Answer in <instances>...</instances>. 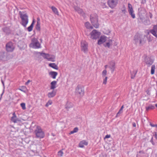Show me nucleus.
Masks as SVG:
<instances>
[{
	"label": "nucleus",
	"instance_id": "1",
	"mask_svg": "<svg viewBox=\"0 0 157 157\" xmlns=\"http://www.w3.org/2000/svg\"><path fill=\"white\" fill-rule=\"evenodd\" d=\"M19 14L21 20V24L25 27L29 21L28 16L27 13L24 12L20 11Z\"/></svg>",
	"mask_w": 157,
	"mask_h": 157
},
{
	"label": "nucleus",
	"instance_id": "2",
	"mask_svg": "<svg viewBox=\"0 0 157 157\" xmlns=\"http://www.w3.org/2000/svg\"><path fill=\"white\" fill-rule=\"evenodd\" d=\"M90 21L95 28H98L99 24L98 23V16L96 14H93L90 15Z\"/></svg>",
	"mask_w": 157,
	"mask_h": 157
},
{
	"label": "nucleus",
	"instance_id": "3",
	"mask_svg": "<svg viewBox=\"0 0 157 157\" xmlns=\"http://www.w3.org/2000/svg\"><path fill=\"white\" fill-rule=\"evenodd\" d=\"M75 93L79 97L83 96L84 94V88L82 86L78 85L75 89Z\"/></svg>",
	"mask_w": 157,
	"mask_h": 157
},
{
	"label": "nucleus",
	"instance_id": "4",
	"mask_svg": "<svg viewBox=\"0 0 157 157\" xmlns=\"http://www.w3.org/2000/svg\"><path fill=\"white\" fill-rule=\"evenodd\" d=\"M34 132L37 138H42L44 136V133L40 126L36 127Z\"/></svg>",
	"mask_w": 157,
	"mask_h": 157
},
{
	"label": "nucleus",
	"instance_id": "5",
	"mask_svg": "<svg viewBox=\"0 0 157 157\" xmlns=\"http://www.w3.org/2000/svg\"><path fill=\"white\" fill-rule=\"evenodd\" d=\"M31 41L32 43L29 45L30 47H32L34 48H40V44L36 38H33Z\"/></svg>",
	"mask_w": 157,
	"mask_h": 157
},
{
	"label": "nucleus",
	"instance_id": "6",
	"mask_svg": "<svg viewBox=\"0 0 157 157\" xmlns=\"http://www.w3.org/2000/svg\"><path fill=\"white\" fill-rule=\"evenodd\" d=\"M6 50L8 52H12L15 48V47L13 43L11 42L7 43L6 46Z\"/></svg>",
	"mask_w": 157,
	"mask_h": 157
},
{
	"label": "nucleus",
	"instance_id": "7",
	"mask_svg": "<svg viewBox=\"0 0 157 157\" xmlns=\"http://www.w3.org/2000/svg\"><path fill=\"white\" fill-rule=\"evenodd\" d=\"M90 37L93 39H96L98 38L100 35V32L97 31L96 30H93L90 33Z\"/></svg>",
	"mask_w": 157,
	"mask_h": 157
},
{
	"label": "nucleus",
	"instance_id": "8",
	"mask_svg": "<svg viewBox=\"0 0 157 157\" xmlns=\"http://www.w3.org/2000/svg\"><path fill=\"white\" fill-rule=\"evenodd\" d=\"M142 35L140 34L136 33L134 37V40L135 42V43L136 44L139 43L140 44L142 43Z\"/></svg>",
	"mask_w": 157,
	"mask_h": 157
},
{
	"label": "nucleus",
	"instance_id": "9",
	"mask_svg": "<svg viewBox=\"0 0 157 157\" xmlns=\"http://www.w3.org/2000/svg\"><path fill=\"white\" fill-rule=\"evenodd\" d=\"M144 60L145 63L149 67L154 62V60L152 59L147 56H145Z\"/></svg>",
	"mask_w": 157,
	"mask_h": 157
},
{
	"label": "nucleus",
	"instance_id": "10",
	"mask_svg": "<svg viewBox=\"0 0 157 157\" xmlns=\"http://www.w3.org/2000/svg\"><path fill=\"white\" fill-rule=\"evenodd\" d=\"M81 49L84 53H86L88 51V44L85 41L81 42Z\"/></svg>",
	"mask_w": 157,
	"mask_h": 157
},
{
	"label": "nucleus",
	"instance_id": "11",
	"mask_svg": "<svg viewBox=\"0 0 157 157\" xmlns=\"http://www.w3.org/2000/svg\"><path fill=\"white\" fill-rule=\"evenodd\" d=\"M128 11L129 14L133 18L135 17V14L133 13V10L132 5L130 3L128 4Z\"/></svg>",
	"mask_w": 157,
	"mask_h": 157
},
{
	"label": "nucleus",
	"instance_id": "12",
	"mask_svg": "<svg viewBox=\"0 0 157 157\" xmlns=\"http://www.w3.org/2000/svg\"><path fill=\"white\" fill-rule=\"evenodd\" d=\"M106 37L105 36H101L98 40V44L100 45L104 42L106 40Z\"/></svg>",
	"mask_w": 157,
	"mask_h": 157
},
{
	"label": "nucleus",
	"instance_id": "13",
	"mask_svg": "<svg viewBox=\"0 0 157 157\" xmlns=\"http://www.w3.org/2000/svg\"><path fill=\"white\" fill-rule=\"evenodd\" d=\"M11 121L14 123H17L18 121H20V120L17 117L15 113L13 114V116L11 118Z\"/></svg>",
	"mask_w": 157,
	"mask_h": 157
},
{
	"label": "nucleus",
	"instance_id": "14",
	"mask_svg": "<svg viewBox=\"0 0 157 157\" xmlns=\"http://www.w3.org/2000/svg\"><path fill=\"white\" fill-rule=\"evenodd\" d=\"M109 68L111 69L112 72L113 73L114 71L115 68V63L113 61L109 62Z\"/></svg>",
	"mask_w": 157,
	"mask_h": 157
},
{
	"label": "nucleus",
	"instance_id": "15",
	"mask_svg": "<svg viewBox=\"0 0 157 157\" xmlns=\"http://www.w3.org/2000/svg\"><path fill=\"white\" fill-rule=\"evenodd\" d=\"M108 5L111 8H114L116 5V3L114 0H110L108 2Z\"/></svg>",
	"mask_w": 157,
	"mask_h": 157
},
{
	"label": "nucleus",
	"instance_id": "16",
	"mask_svg": "<svg viewBox=\"0 0 157 157\" xmlns=\"http://www.w3.org/2000/svg\"><path fill=\"white\" fill-rule=\"evenodd\" d=\"M49 75L53 78L55 79L58 75V73L56 72L52 71L49 72Z\"/></svg>",
	"mask_w": 157,
	"mask_h": 157
},
{
	"label": "nucleus",
	"instance_id": "17",
	"mask_svg": "<svg viewBox=\"0 0 157 157\" xmlns=\"http://www.w3.org/2000/svg\"><path fill=\"white\" fill-rule=\"evenodd\" d=\"M56 91L53 90L51 92L48 93V96L49 98L53 97L56 95Z\"/></svg>",
	"mask_w": 157,
	"mask_h": 157
},
{
	"label": "nucleus",
	"instance_id": "18",
	"mask_svg": "<svg viewBox=\"0 0 157 157\" xmlns=\"http://www.w3.org/2000/svg\"><path fill=\"white\" fill-rule=\"evenodd\" d=\"M57 82L56 81H53L51 83V89H54L56 88V85L57 84Z\"/></svg>",
	"mask_w": 157,
	"mask_h": 157
},
{
	"label": "nucleus",
	"instance_id": "19",
	"mask_svg": "<svg viewBox=\"0 0 157 157\" xmlns=\"http://www.w3.org/2000/svg\"><path fill=\"white\" fill-rule=\"evenodd\" d=\"M155 108V107L154 105L151 104L149 105L148 106L146 107V111L147 112L150 110L154 109Z\"/></svg>",
	"mask_w": 157,
	"mask_h": 157
},
{
	"label": "nucleus",
	"instance_id": "20",
	"mask_svg": "<svg viewBox=\"0 0 157 157\" xmlns=\"http://www.w3.org/2000/svg\"><path fill=\"white\" fill-rule=\"evenodd\" d=\"M49 66L56 70H58L59 68L55 63H50L49 64Z\"/></svg>",
	"mask_w": 157,
	"mask_h": 157
},
{
	"label": "nucleus",
	"instance_id": "21",
	"mask_svg": "<svg viewBox=\"0 0 157 157\" xmlns=\"http://www.w3.org/2000/svg\"><path fill=\"white\" fill-rule=\"evenodd\" d=\"M73 104L70 102H67L65 106V108L67 109L73 107Z\"/></svg>",
	"mask_w": 157,
	"mask_h": 157
},
{
	"label": "nucleus",
	"instance_id": "22",
	"mask_svg": "<svg viewBox=\"0 0 157 157\" xmlns=\"http://www.w3.org/2000/svg\"><path fill=\"white\" fill-rule=\"evenodd\" d=\"M34 23V21L33 20L30 25L27 28V29L29 32H30L32 30Z\"/></svg>",
	"mask_w": 157,
	"mask_h": 157
},
{
	"label": "nucleus",
	"instance_id": "23",
	"mask_svg": "<svg viewBox=\"0 0 157 157\" xmlns=\"http://www.w3.org/2000/svg\"><path fill=\"white\" fill-rule=\"evenodd\" d=\"M51 9L53 12L56 14L59 15L58 12L56 8L54 6H52Z\"/></svg>",
	"mask_w": 157,
	"mask_h": 157
},
{
	"label": "nucleus",
	"instance_id": "24",
	"mask_svg": "<svg viewBox=\"0 0 157 157\" xmlns=\"http://www.w3.org/2000/svg\"><path fill=\"white\" fill-rule=\"evenodd\" d=\"M3 31L7 34H8L10 33V31L9 29L7 27H5L3 29Z\"/></svg>",
	"mask_w": 157,
	"mask_h": 157
},
{
	"label": "nucleus",
	"instance_id": "25",
	"mask_svg": "<svg viewBox=\"0 0 157 157\" xmlns=\"http://www.w3.org/2000/svg\"><path fill=\"white\" fill-rule=\"evenodd\" d=\"M85 26L87 29H93V27L90 25V23L89 22H86L85 23Z\"/></svg>",
	"mask_w": 157,
	"mask_h": 157
},
{
	"label": "nucleus",
	"instance_id": "26",
	"mask_svg": "<svg viewBox=\"0 0 157 157\" xmlns=\"http://www.w3.org/2000/svg\"><path fill=\"white\" fill-rule=\"evenodd\" d=\"M75 10L77 11L79 13L82 14L83 13L82 10V9L78 8V7H75Z\"/></svg>",
	"mask_w": 157,
	"mask_h": 157
},
{
	"label": "nucleus",
	"instance_id": "27",
	"mask_svg": "<svg viewBox=\"0 0 157 157\" xmlns=\"http://www.w3.org/2000/svg\"><path fill=\"white\" fill-rule=\"evenodd\" d=\"M112 41L111 40H109V42L107 43L105 45V47H108L109 48L110 46L112 44Z\"/></svg>",
	"mask_w": 157,
	"mask_h": 157
},
{
	"label": "nucleus",
	"instance_id": "28",
	"mask_svg": "<svg viewBox=\"0 0 157 157\" xmlns=\"http://www.w3.org/2000/svg\"><path fill=\"white\" fill-rule=\"evenodd\" d=\"M155 65H152L151 69V74L153 75L154 74L155 71Z\"/></svg>",
	"mask_w": 157,
	"mask_h": 157
},
{
	"label": "nucleus",
	"instance_id": "29",
	"mask_svg": "<svg viewBox=\"0 0 157 157\" xmlns=\"http://www.w3.org/2000/svg\"><path fill=\"white\" fill-rule=\"evenodd\" d=\"M19 90L25 93L26 92V88L25 86H21L20 88H19Z\"/></svg>",
	"mask_w": 157,
	"mask_h": 157
},
{
	"label": "nucleus",
	"instance_id": "30",
	"mask_svg": "<svg viewBox=\"0 0 157 157\" xmlns=\"http://www.w3.org/2000/svg\"><path fill=\"white\" fill-rule=\"evenodd\" d=\"M137 73L136 71H133L132 73H131V78L132 79H134Z\"/></svg>",
	"mask_w": 157,
	"mask_h": 157
},
{
	"label": "nucleus",
	"instance_id": "31",
	"mask_svg": "<svg viewBox=\"0 0 157 157\" xmlns=\"http://www.w3.org/2000/svg\"><path fill=\"white\" fill-rule=\"evenodd\" d=\"M150 32L156 38H157V32L155 31L154 30H150Z\"/></svg>",
	"mask_w": 157,
	"mask_h": 157
},
{
	"label": "nucleus",
	"instance_id": "32",
	"mask_svg": "<svg viewBox=\"0 0 157 157\" xmlns=\"http://www.w3.org/2000/svg\"><path fill=\"white\" fill-rule=\"evenodd\" d=\"M78 127H75L74 128V129L72 131L70 132V134H72L78 131Z\"/></svg>",
	"mask_w": 157,
	"mask_h": 157
},
{
	"label": "nucleus",
	"instance_id": "33",
	"mask_svg": "<svg viewBox=\"0 0 157 157\" xmlns=\"http://www.w3.org/2000/svg\"><path fill=\"white\" fill-rule=\"evenodd\" d=\"M123 112V109H120L119 110L117 114L116 117H117L120 116L121 114Z\"/></svg>",
	"mask_w": 157,
	"mask_h": 157
},
{
	"label": "nucleus",
	"instance_id": "34",
	"mask_svg": "<svg viewBox=\"0 0 157 157\" xmlns=\"http://www.w3.org/2000/svg\"><path fill=\"white\" fill-rule=\"evenodd\" d=\"M144 24L146 25H148L151 24L150 20L148 19H146L144 22Z\"/></svg>",
	"mask_w": 157,
	"mask_h": 157
},
{
	"label": "nucleus",
	"instance_id": "35",
	"mask_svg": "<svg viewBox=\"0 0 157 157\" xmlns=\"http://www.w3.org/2000/svg\"><path fill=\"white\" fill-rule=\"evenodd\" d=\"M36 28L37 30L38 31H40V23H37L36 26Z\"/></svg>",
	"mask_w": 157,
	"mask_h": 157
},
{
	"label": "nucleus",
	"instance_id": "36",
	"mask_svg": "<svg viewBox=\"0 0 157 157\" xmlns=\"http://www.w3.org/2000/svg\"><path fill=\"white\" fill-rule=\"evenodd\" d=\"M146 38H147L148 42L151 41L152 40V37L151 35H149V36H147Z\"/></svg>",
	"mask_w": 157,
	"mask_h": 157
},
{
	"label": "nucleus",
	"instance_id": "37",
	"mask_svg": "<svg viewBox=\"0 0 157 157\" xmlns=\"http://www.w3.org/2000/svg\"><path fill=\"white\" fill-rule=\"evenodd\" d=\"M147 37V36L146 35H144L143 37V36H142V37L141 38L142 39V42H145L146 40V38Z\"/></svg>",
	"mask_w": 157,
	"mask_h": 157
},
{
	"label": "nucleus",
	"instance_id": "38",
	"mask_svg": "<svg viewBox=\"0 0 157 157\" xmlns=\"http://www.w3.org/2000/svg\"><path fill=\"white\" fill-rule=\"evenodd\" d=\"M52 101L51 100H49L47 102L45 105L46 107H48L49 105H51L52 104Z\"/></svg>",
	"mask_w": 157,
	"mask_h": 157
},
{
	"label": "nucleus",
	"instance_id": "39",
	"mask_svg": "<svg viewBox=\"0 0 157 157\" xmlns=\"http://www.w3.org/2000/svg\"><path fill=\"white\" fill-rule=\"evenodd\" d=\"M21 106L23 109L24 110L26 109L25 104V103H21Z\"/></svg>",
	"mask_w": 157,
	"mask_h": 157
},
{
	"label": "nucleus",
	"instance_id": "40",
	"mask_svg": "<svg viewBox=\"0 0 157 157\" xmlns=\"http://www.w3.org/2000/svg\"><path fill=\"white\" fill-rule=\"evenodd\" d=\"M121 11H122V13H124V14L125 13L126 11L125 7L124 6H123V8H122Z\"/></svg>",
	"mask_w": 157,
	"mask_h": 157
},
{
	"label": "nucleus",
	"instance_id": "41",
	"mask_svg": "<svg viewBox=\"0 0 157 157\" xmlns=\"http://www.w3.org/2000/svg\"><path fill=\"white\" fill-rule=\"evenodd\" d=\"M39 53L40 54V55L42 56L44 59H45L46 56L47 55V54L45 53H44L40 52H39Z\"/></svg>",
	"mask_w": 157,
	"mask_h": 157
},
{
	"label": "nucleus",
	"instance_id": "42",
	"mask_svg": "<svg viewBox=\"0 0 157 157\" xmlns=\"http://www.w3.org/2000/svg\"><path fill=\"white\" fill-rule=\"evenodd\" d=\"M107 71L106 70H104L102 72V75L103 77H105L106 75Z\"/></svg>",
	"mask_w": 157,
	"mask_h": 157
},
{
	"label": "nucleus",
	"instance_id": "43",
	"mask_svg": "<svg viewBox=\"0 0 157 157\" xmlns=\"http://www.w3.org/2000/svg\"><path fill=\"white\" fill-rule=\"evenodd\" d=\"M151 30H154L155 31L157 32V25H154L153 29H151Z\"/></svg>",
	"mask_w": 157,
	"mask_h": 157
},
{
	"label": "nucleus",
	"instance_id": "44",
	"mask_svg": "<svg viewBox=\"0 0 157 157\" xmlns=\"http://www.w3.org/2000/svg\"><path fill=\"white\" fill-rule=\"evenodd\" d=\"M80 142L81 143V144H82L83 145H86L88 144L87 142L85 140L82 141Z\"/></svg>",
	"mask_w": 157,
	"mask_h": 157
},
{
	"label": "nucleus",
	"instance_id": "45",
	"mask_svg": "<svg viewBox=\"0 0 157 157\" xmlns=\"http://www.w3.org/2000/svg\"><path fill=\"white\" fill-rule=\"evenodd\" d=\"M99 157H107L106 154L104 153H101L99 156Z\"/></svg>",
	"mask_w": 157,
	"mask_h": 157
},
{
	"label": "nucleus",
	"instance_id": "46",
	"mask_svg": "<svg viewBox=\"0 0 157 157\" xmlns=\"http://www.w3.org/2000/svg\"><path fill=\"white\" fill-rule=\"evenodd\" d=\"M63 154V152L61 150L60 151H59L58 152V155H59L60 156H62Z\"/></svg>",
	"mask_w": 157,
	"mask_h": 157
},
{
	"label": "nucleus",
	"instance_id": "47",
	"mask_svg": "<svg viewBox=\"0 0 157 157\" xmlns=\"http://www.w3.org/2000/svg\"><path fill=\"white\" fill-rule=\"evenodd\" d=\"M107 77H106L105 79H104L103 82V83L105 84L107 82Z\"/></svg>",
	"mask_w": 157,
	"mask_h": 157
},
{
	"label": "nucleus",
	"instance_id": "48",
	"mask_svg": "<svg viewBox=\"0 0 157 157\" xmlns=\"http://www.w3.org/2000/svg\"><path fill=\"white\" fill-rule=\"evenodd\" d=\"M48 60L52 62L55 61L54 58L52 57H49Z\"/></svg>",
	"mask_w": 157,
	"mask_h": 157
},
{
	"label": "nucleus",
	"instance_id": "49",
	"mask_svg": "<svg viewBox=\"0 0 157 157\" xmlns=\"http://www.w3.org/2000/svg\"><path fill=\"white\" fill-rule=\"evenodd\" d=\"M153 137H152L151 138V140H150V142H151V143H152V144L153 145H154L155 144V143L153 142Z\"/></svg>",
	"mask_w": 157,
	"mask_h": 157
},
{
	"label": "nucleus",
	"instance_id": "50",
	"mask_svg": "<svg viewBox=\"0 0 157 157\" xmlns=\"http://www.w3.org/2000/svg\"><path fill=\"white\" fill-rule=\"evenodd\" d=\"M50 57V55L48 54H47V55L46 56V57L45 59H47L48 60L49 59Z\"/></svg>",
	"mask_w": 157,
	"mask_h": 157
},
{
	"label": "nucleus",
	"instance_id": "51",
	"mask_svg": "<svg viewBox=\"0 0 157 157\" xmlns=\"http://www.w3.org/2000/svg\"><path fill=\"white\" fill-rule=\"evenodd\" d=\"M79 147H84V145L82 144H81V143H80L79 144Z\"/></svg>",
	"mask_w": 157,
	"mask_h": 157
},
{
	"label": "nucleus",
	"instance_id": "52",
	"mask_svg": "<svg viewBox=\"0 0 157 157\" xmlns=\"http://www.w3.org/2000/svg\"><path fill=\"white\" fill-rule=\"evenodd\" d=\"M110 137V135H106L105 137V138H109Z\"/></svg>",
	"mask_w": 157,
	"mask_h": 157
},
{
	"label": "nucleus",
	"instance_id": "53",
	"mask_svg": "<svg viewBox=\"0 0 157 157\" xmlns=\"http://www.w3.org/2000/svg\"><path fill=\"white\" fill-rule=\"evenodd\" d=\"M146 2V0H142L141 3L142 4H144Z\"/></svg>",
	"mask_w": 157,
	"mask_h": 157
},
{
	"label": "nucleus",
	"instance_id": "54",
	"mask_svg": "<svg viewBox=\"0 0 157 157\" xmlns=\"http://www.w3.org/2000/svg\"><path fill=\"white\" fill-rule=\"evenodd\" d=\"M150 125L152 127H155V126H157V125H156V124H152L151 123H150Z\"/></svg>",
	"mask_w": 157,
	"mask_h": 157
},
{
	"label": "nucleus",
	"instance_id": "55",
	"mask_svg": "<svg viewBox=\"0 0 157 157\" xmlns=\"http://www.w3.org/2000/svg\"><path fill=\"white\" fill-rule=\"evenodd\" d=\"M31 82V81L30 80H29L26 83L25 85H28V84Z\"/></svg>",
	"mask_w": 157,
	"mask_h": 157
},
{
	"label": "nucleus",
	"instance_id": "56",
	"mask_svg": "<svg viewBox=\"0 0 157 157\" xmlns=\"http://www.w3.org/2000/svg\"><path fill=\"white\" fill-rule=\"evenodd\" d=\"M149 14L150 17L151 18H152V14L150 12L149 13Z\"/></svg>",
	"mask_w": 157,
	"mask_h": 157
},
{
	"label": "nucleus",
	"instance_id": "57",
	"mask_svg": "<svg viewBox=\"0 0 157 157\" xmlns=\"http://www.w3.org/2000/svg\"><path fill=\"white\" fill-rule=\"evenodd\" d=\"M154 136L156 139L157 140V133L156 132H155Z\"/></svg>",
	"mask_w": 157,
	"mask_h": 157
},
{
	"label": "nucleus",
	"instance_id": "58",
	"mask_svg": "<svg viewBox=\"0 0 157 157\" xmlns=\"http://www.w3.org/2000/svg\"><path fill=\"white\" fill-rule=\"evenodd\" d=\"M40 23V19L39 18H37V23Z\"/></svg>",
	"mask_w": 157,
	"mask_h": 157
},
{
	"label": "nucleus",
	"instance_id": "59",
	"mask_svg": "<svg viewBox=\"0 0 157 157\" xmlns=\"http://www.w3.org/2000/svg\"><path fill=\"white\" fill-rule=\"evenodd\" d=\"M139 153H142L144 154V151H139Z\"/></svg>",
	"mask_w": 157,
	"mask_h": 157
},
{
	"label": "nucleus",
	"instance_id": "60",
	"mask_svg": "<svg viewBox=\"0 0 157 157\" xmlns=\"http://www.w3.org/2000/svg\"><path fill=\"white\" fill-rule=\"evenodd\" d=\"M4 90H3L2 93L1 95V97L0 98V100H1V99L2 98V96L3 95V94L4 93Z\"/></svg>",
	"mask_w": 157,
	"mask_h": 157
},
{
	"label": "nucleus",
	"instance_id": "61",
	"mask_svg": "<svg viewBox=\"0 0 157 157\" xmlns=\"http://www.w3.org/2000/svg\"><path fill=\"white\" fill-rule=\"evenodd\" d=\"M132 126L133 127H136V124L135 123L133 122L132 123Z\"/></svg>",
	"mask_w": 157,
	"mask_h": 157
},
{
	"label": "nucleus",
	"instance_id": "62",
	"mask_svg": "<svg viewBox=\"0 0 157 157\" xmlns=\"http://www.w3.org/2000/svg\"><path fill=\"white\" fill-rule=\"evenodd\" d=\"M124 108V105H123L121 107V109H123Z\"/></svg>",
	"mask_w": 157,
	"mask_h": 157
},
{
	"label": "nucleus",
	"instance_id": "63",
	"mask_svg": "<svg viewBox=\"0 0 157 157\" xmlns=\"http://www.w3.org/2000/svg\"><path fill=\"white\" fill-rule=\"evenodd\" d=\"M2 82L3 85L4 86V82H3V81H2Z\"/></svg>",
	"mask_w": 157,
	"mask_h": 157
},
{
	"label": "nucleus",
	"instance_id": "64",
	"mask_svg": "<svg viewBox=\"0 0 157 157\" xmlns=\"http://www.w3.org/2000/svg\"><path fill=\"white\" fill-rule=\"evenodd\" d=\"M155 105L156 107H157V104H156Z\"/></svg>",
	"mask_w": 157,
	"mask_h": 157
}]
</instances>
